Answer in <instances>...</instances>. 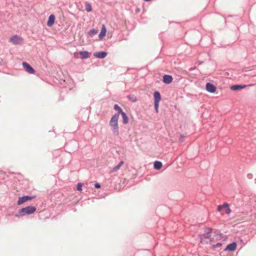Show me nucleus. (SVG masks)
<instances>
[{"mask_svg":"<svg viewBox=\"0 0 256 256\" xmlns=\"http://www.w3.org/2000/svg\"><path fill=\"white\" fill-rule=\"evenodd\" d=\"M119 118L118 114H114L111 118L110 121V125L112 128V130L116 135L118 134V120Z\"/></svg>","mask_w":256,"mask_h":256,"instance_id":"nucleus-1","label":"nucleus"},{"mask_svg":"<svg viewBox=\"0 0 256 256\" xmlns=\"http://www.w3.org/2000/svg\"><path fill=\"white\" fill-rule=\"evenodd\" d=\"M36 210V208L33 206H28L20 210L19 214L20 216H23L24 214H33Z\"/></svg>","mask_w":256,"mask_h":256,"instance_id":"nucleus-2","label":"nucleus"},{"mask_svg":"<svg viewBox=\"0 0 256 256\" xmlns=\"http://www.w3.org/2000/svg\"><path fill=\"white\" fill-rule=\"evenodd\" d=\"M10 40L14 44H19L22 42V38L17 35L11 36L10 38Z\"/></svg>","mask_w":256,"mask_h":256,"instance_id":"nucleus-3","label":"nucleus"},{"mask_svg":"<svg viewBox=\"0 0 256 256\" xmlns=\"http://www.w3.org/2000/svg\"><path fill=\"white\" fill-rule=\"evenodd\" d=\"M212 241L210 232L204 234L202 238H201V242H202L207 244L211 242Z\"/></svg>","mask_w":256,"mask_h":256,"instance_id":"nucleus-4","label":"nucleus"},{"mask_svg":"<svg viewBox=\"0 0 256 256\" xmlns=\"http://www.w3.org/2000/svg\"><path fill=\"white\" fill-rule=\"evenodd\" d=\"M22 66L26 71L30 74H34L35 72L34 69L27 62H22Z\"/></svg>","mask_w":256,"mask_h":256,"instance_id":"nucleus-5","label":"nucleus"},{"mask_svg":"<svg viewBox=\"0 0 256 256\" xmlns=\"http://www.w3.org/2000/svg\"><path fill=\"white\" fill-rule=\"evenodd\" d=\"M33 198L34 197H31L30 196H24L22 197H20L19 198L18 200V204L20 205L28 200H32Z\"/></svg>","mask_w":256,"mask_h":256,"instance_id":"nucleus-6","label":"nucleus"},{"mask_svg":"<svg viewBox=\"0 0 256 256\" xmlns=\"http://www.w3.org/2000/svg\"><path fill=\"white\" fill-rule=\"evenodd\" d=\"M206 90L210 93H214L216 91V87L212 84L208 82L206 84Z\"/></svg>","mask_w":256,"mask_h":256,"instance_id":"nucleus-7","label":"nucleus"},{"mask_svg":"<svg viewBox=\"0 0 256 256\" xmlns=\"http://www.w3.org/2000/svg\"><path fill=\"white\" fill-rule=\"evenodd\" d=\"M124 162L123 160H122L120 162V163L114 166L110 172V173H114L115 172H116L118 170L121 166L124 164Z\"/></svg>","mask_w":256,"mask_h":256,"instance_id":"nucleus-8","label":"nucleus"},{"mask_svg":"<svg viewBox=\"0 0 256 256\" xmlns=\"http://www.w3.org/2000/svg\"><path fill=\"white\" fill-rule=\"evenodd\" d=\"M154 104H159L160 100H161L160 94L158 92H155L154 94Z\"/></svg>","mask_w":256,"mask_h":256,"instance_id":"nucleus-9","label":"nucleus"},{"mask_svg":"<svg viewBox=\"0 0 256 256\" xmlns=\"http://www.w3.org/2000/svg\"><path fill=\"white\" fill-rule=\"evenodd\" d=\"M55 16L54 14H50L47 22V26L49 27L52 26L54 23Z\"/></svg>","mask_w":256,"mask_h":256,"instance_id":"nucleus-10","label":"nucleus"},{"mask_svg":"<svg viewBox=\"0 0 256 256\" xmlns=\"http://www.w3.org/2000/svg\"><path fill=\"white\" fill-rule=\"evenodd\" d=\"M172 78L170 75L166 74L163 76V82L165 84H169L172 81Z\"/></svg>","mask_w":256,"mask_h":256,"instance_id":"nucleus-11","label":"nucleus"},{"mask_svg":"<svg viewBox=\"0 0 256 256\" xmlns=\"http://www.w3.org/2000/svg\"><path fill=\"white\" fill-rule=\"evenodd\" d=\"M94 56L98 58H103L107 56V53L104 52H100L94 53Z\"/></svg>","mask_w":256,"mask_h":256,"instance_id":"nucleus-12","label":"nucleus"},{"mask_svg":"<svg viewBox=\"0 0 256 256\" xmlns=\"http://www.w3.org/2000/svg\"><path fill=\"white\" fill-rule=\"evenodd\" d=\"M246 87V85L242 86V85L236 84V85H234V86H231L230 88L232 90L236 91V90H240L241 89L244 88H245Z\"/></svg>","mask_w":256,"mask_h":256,"instance_id":"nucleus-13","label":"nucleus"},{"mask_svg":"<svg viewBox=\"0 0 256 256\" xmlns=\"http://www.w3.org/2000/svg\"><path fill=\"white\" fill-rule=\"evenodd\" d=\"M106 28L104 24H102L101 32L99 34V38L100 40H102L103 38L106 36Z\"/></svg>","mask_w":256,"mask_h":256,"instance_id":"nucleus-14","label":"nucleus"},{"mask_svg":"<svg viewBox=\"0 0 256 256\" xmlns=\"http://www.w3.org/2000/svg\"><path fill=\"white\" fill-rule=\"evenodd\" d=\"M236 242H232L230 244H228L226 248V250H230V251H234L236 250Z\"/></svg>","mask_w":256,"mask_h":256,"instance_id":"nucleus-15","label":"nucleus"},{"mask_svg":"<svg viewBox=\"0 0 256 256\" xmlns=\"http://www.w3.org/2000/svg\"><path fill=\"white\" fill-rule=\"evenodd\" d=\"M80 54L81 56L82 59H85L90 56V54L87 51H83L80 52Z\"/></svg>","mask_w":256,"mask_h":256,"instance_id":"nucleus-16","label":"nucleus"},{"mask_svg":"<svg viewBox=\"0 0 256 256\" xmlns=\"http://www.w3.org/2000/svg\"><path fill=\"white\" fill-rule=\"evenodd\" d=\"M122 116V119H123V122L124 124H126L128 123V117L127 116L126 114V113L124 112H122V113L120 114Z\"/></svg>","mask_w":256,"mask_h":256,"instance_id":"nucleus-17","label":"nucleus"},{"mask_svg":"<svg viewBox=\"0 0 256 256\" xmlns=\"http://www.w3.org/2000/svg\"><path fill=\"white\" fill-rule=\"evenodd\" d=\"M162 166V163L159 161H156L154 163V168L156 170H160Z\"/></svg>","mask_w":256,"mask_h":256,"instance_id":"nucleus-18","label":"nucleus"},{"mask_svg":"<svg viewBox=\"0 0 256 256\" xmlns=\"http://www.w3.org/2000/svg\"><path fill=\"white\" fill-rule=\"evenodd\" d=\"M114 109L118 111V113H116V114H118V116H120V114L122 113L123 112L122 109L120 108V106H119L118 104H114Z\"/></svg>","mask_w":256,"mask_h":256,"instance_id":"nucleus-19","label":"nucleus"},{"mask_svg":"<svg viewBox=\"0 0 256 256\" xmlns=\"http://www.w3.org/2000/svg\"><path fill=\"white\" fill-rule=\"evenodd\" d=\"M224 208H226V214H230L231 212V210L229 208V206L227 203L224 204Z\"/></svg>","mask_w":256,"mask_h":256,"instance_id":"nucleus-20","label":"nucleus"},{"mask_svg":"<svg viewBox=\"0 0 256 256\" xmlns=\"http://www.w3.org/2000/svg\"><path fill=\"white\" fill-rule=\"evenodd\" d=\"M86 10L88 12H91L92 8L91 4L90 3L86 2Z\"/></svg>","mask_w":256,"mask_h":256,"instance_id":"nucleus-21","label":"nucleus"},{"mask_svg":"<svg viewBox=\"0 0 256 256\" xmlns=\"http://www.w3.org/2000/svg\"><path fill=\"white\" fill-rule=\"evenodd\" d=\"M128 98L132 102H136L137 100V98L134 95H130L128 96Z\"/></svg>","mask_w":256,"mask_h":256,"instance_id":"nucleus-22","label":"nucleus"},{"mask_svg":"<svg viewBox=\"0 0 256 256\" xmlns=\"http://www.w3.org/2000/svg\"><path fill=\"white\" fill-rule=\"evenodd\" d=\"M98 32V31L95 29H92L88 32V34L90 36H92L95 34H96Z\"/></svg>","mask_w":256,"mask_h":256,"instance_id":"nucleus-23","label":"nucleus"},{"mask_svg":"<svg viewBox=\"0 0 256 256\" xmlns=\"http://www.w3.org/2000/svg\"><path fill=\"white\" fill-rule=\"evenodd\" d=\"M82 183H78L76 188L78 190L81 191L82 190Z\"/></svg>","mask_w":256,"mask_h":256,"instance_id":"nucleus-24","label":"nucleus"},{"mask_svg":"<svg viewBox=\"0 0 256 256\" xmlns=\"http://www.w3.org/2000/svg\"><path fill=\"white\" fill-rule=\"evenodd\" d=\"M154 104V108H155L156 112L158 113V106H159V104Z\"/></svg>","mask_w":256,"mask_h":256,"instance_id":"nucleus-25","label":"nucleus"},{"mask_svg":"<svg viewBox=\"0 0 256 256\" xmlns=\"http://www.w3.org/2000/svg\"><path fill=\"white\" fill-rule=\"evenodd\" d=\"M224 208V204L222 205H220L218 206V212H220L222 208Z\"/></svg>","mask_w":256,"mask_h":256,"instance_id":"nucleus-26","label":"nucleus"},{"mask_svg":"<svg viewBox=\"0 0 256 256\" xmlns=\"http://www.w3.org/2000/svg\"><path fill=\"white\" fill-rule=\"evenodd\" d=\"M94 186L95 188H100V185L98 183H96L94 184Z\"/></svg>","mask_w":256,"mask_h":256,"instance_id":"nucleus-27","label":"nucleus"},{"mask_svg":"<svg viewBox=\"0 0 256 256\" xmlns=\"http://www.w3.org/2000/svg\"><path fill=\"white\" fill-rule=\"evenodd\" d=\"M222 246V244L220 243H218L214 247H220Z\"/></svg>","mask_w":256,"mask_h":256,"instance_id":"nucleus-28","label":"nucleus"},{"mask_svg":"<svg viewBox=\"0 0 256 256\" xmlns=\"http://www.w3.org/2000/svg\"><path fill=\"white\" fill-rule=\"evenodd\" d=\"M145 1H147V2H148V1H150V0H144Z\"/></svg>","mask_w":256,"mask_h":256,"instance_id":"nucleus-29","label":"nucleus"},{"mask_svg":"<svg viewBox=\"0 0 256 256\" xmlns=\"http://www.w3.org/2000/svg\"><path fill=\"white\" fill-rule=\"evenodd\" d=\"M16 216H17V217H18V214H16Z\"/></svg>","mask_w":256,"mask_h":256,"instance_id":"nucleus-30","label":"nucleus"}]
</instances>
